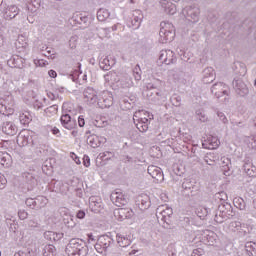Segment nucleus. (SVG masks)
Returning <instances> with one entry per match:
<instances>
[{"instance_id":"obj_1","label":"nucleus","mask_w":256,"mask_h":256,"mask_svg":"<svg viewBox=\"0 0 256 256\" xmlns=\"http://www.w3.org/2000/svg\"><path fill=\"white\" fill-rule=\"evenodd\" d=\"M149 119H153V115L145 110H139L134 113L133 121L140 133H145L149 129Z\"/></svg>"},{"instance_id":"obj_2","label":"nucleus","mask_w":256,"mask_h":256,"mask_svg":"<svg viewBox=\"0 0 256 256\" xmlns=\"http://www.w3.org/2000/svg\"><path fill=\"white\" fill-rule=\"evenodd\" d=\"M65 251L68 256L87 255V248L80 242L79 239H72L66 246Z\"/></svg>"},{"instance_id":"obj_3","label":"nucleus","mask_w":256,"mask_h":256,"mask_svg":"<svg viewBox=\"0 0 256 256\" xmlns=\"http://www.w3.org/2000/svg\"><path fill=\"white\" fill-rule=\"evenodd\" d=\"M160 39L162 43H167V41H171L173 39V24L162 22L160 24Z\"/></svg>"},{"instance_id":"obj_4","label":"nucleus","mask_w":256,"mask_h":256,"mask_svg":"<svg viewBox=\"0 0 256 256\" xmlns=\"http://www.w3.org/2000/svg\"><path fill=\"white\" fill-rule=\"evenodd\" d=\"M60 122L64 129H68V131H73V129H77V121L72 119L69 114H63L60 117Z\"/></svg>"},{"instance_id":"obj_5","label":"nucleus","mask_w":256,"mask_h":256,"mask_svg":"<svg viewBox=\"0 0 256 256\" xmlns=\"http://www.w3.org/2000/svg\"><path fill=\"white\" fill-rule=\"evenodd\" d=\"M113 105V96L109 92H103L102 97L98 100V106L100 109H107Z\"/></svg>"},{"instance_id":"obj_6","label":"nucleus","mask_w":256,"mask_h":256,"mask_svg":"<svg viewBox=\"0 0 256 256\" xmlns=\"http://www.w3.org/2000/svg\"><path fill=\"white\" fill-rule=\"evenodd\" d=\"M160 63L171 65L175 61V54L171 50H162L159 56Z\"/></svg>"},{"instance_id":"obj_7","label":"nucleus","mask_w":256,"mask_h":256,"mask_svg":"<svg viewBox=\"0 0 256 256\" xmlns=\"http://www.w3.org/2000/svg\"><path fill=\"white\" fill-rule=\"evenodd\" d=\"M219 145H221V142L219 141V138L215 136H208L202 143V147H204V149L210 150L217 149Z\"/></svg>"},{"instance_id":"obj_8","label":"nucleus","mask_w":256,"mask_h":256,"mask_svg":"<svg viewBox=\"0 0 256 256\" xmlns=\"http://www.w3.org/2000/svg\"><path fill=\"white\" fill-rule=\"evenodd\" d=\"M0 113H2V115H6L7 117L15 113V100L13 97L10 98L9 105L0 104Z\"/></svg>"},{"instance_id":"obj_9","label":"nucleus","mask_w":256,"mask_h":256,"mask_svg":"<svg viewBox=\"0 0 256 256\" xmlns=\"http://www.w3.org/2000/svg\"><path fill=\"white\" fill-rule=\"evenodd\" d=\"M17 125L13 122H4L2 125V133L8 135V137H13L17 133Z\"/></svg>"},{"instance_id":"obj_10","label":"nucleus","mask_w":256,"mask_h":256,"mask_svg":"<svg viewBox=\"0 0 256 256\" xmlns=\"http://www.w3.org/2000/svg\"><path fill=\"white\" fill-rule=\"evenodd\" d=\"M112 201L116 207H125L127 197L122 192H115L112 194Z\"/></svg>"},{"instance_id":"obj_11","label":"nucleus","mask_w":256,"mask_h":256,"mask_svg":"<svg viewBox=\"0 0 256 256\" xmlns=\"http://www.w3.org/2000/svg\"><path fill=\"white\" fill-rule=\"evenodd\" d=\"M148 173L150 176H152V179H156V181H161V179H163V172L161 171V168L157 166H149Z\"/></svg>"},{"instance_id":"obj_12","label":"nucleus","mask_w":256,"mask_h":256,"mask_svg":"<svg viewBox=\"0 0 256 256\" xmlns=\"http://www.w3.org/2000/svg\"><path fill=\"white\" fill-rule=\"evenodd\" d=\"M115 215L120 217L121 220L131 219V217L135 215V212H133L131 208H120L115 211Z\"/></svg>"},{"instance_id":"obj_13","label":"nucleus","mask_w":256,"mask_h":256,"mask_svg":"<svg viewBox=\"0 0 256 256\" xmlns=\"http://www.w3.org/2000/svg\"><path fill=\"white\" fill-rule=\"evenodd\" d=\"M29 131H22L17 136V144L19 147H27L29 145Z\"/></svg>"},{"instance_id":"obj_14","label":"nucleus","mask_w":256,"mask_h":256,"mask_svg":"<svg viewBox=\"0 0 256 256\" xmlns=\"http://www.w3.org/2000/svg\"><path fill=\"white\" fill-rule=\"evenodd\" d=\"M19 121H20L21 125H29V123H31V121H33L31 112H29V111L20 112Z\"/></svg>"},{"instance_id":"obj_15","label":"nucleus","mask_w":256,"mask_h":256,"mask_svg":"<svg viewBox=\"0 0 256 256\" xmlns=\"http://www.w3.org/2000/svg\"><path fill=\"white\" fill-rule=\"evenodd\" d=\"M116 241H117L119 247H129V245H131V238H129L123 234H118L116 236Z\"/></svg>"},{"instance_id":"obj_16","label":"nucleus","mask_w":256,"mask_h":256,"mask_svg":"<svg viewBox=\"0 0 256 256\" xmlns=\"http://www.w3.org/2000/svg\"><path fill=\"white\" fill-rule=\"evenodd\" d=\"M0 165L9 167L11 165V155L7 152H0Z\"/></svg>"},{"instance_id":"obj_17","label":"nucleus","mask_w":256,"mask_h":256,"mask_svg":"<svg viewBox=\"0 0 256 256\" xmlns=\"http://www.w3.org/2000/svg\"><path fill=\"white\" fill-rule=\"evenodd\" d=\"M97 19L98 21H107V19H109V10L107 9H100L97 12Z\"/></svg>"},{"instance_id":"obj_18","label":"nucleus","mask_w":256,"mask_h":256,"mask_svg":"<svg viewBox=\"0 0 256 256\" xmlns=\"http://www.w3.org/2000/svg\"><path fill=\"white\" fill-rule=\"evenodd\" d=\"M246 253L249 256H256V243L255 242H248L246 243Z\"/></svg>"},{"instance_id":"obj_19","label":"nucleus","mask_w":256,"mask_h":256,"mask_svg":"<svg viewBox=\"0 0 256 256\" xmlns=\"http://www.w3.org/2000/svg\"><path fill=\"white\" fill-rule=\"evenodd\" d=\"M55 255H56L55 246L48 244L44 247L43 256H55Z\"/></svg>"},{"instance_id":"obj_20","label":"nucleus","mask_w":256,"mask_h":256,"mask_svg":"<svg viewBox=\"0 0 256 256\" xmlns=\"http://www.w3.org/2000/svg\"><path fill=\"white\" fill-rule=\"evenodd\" d=\"M58 111L59 107L57 105H52L45 110V113L47 117H53V115H57Z\"/></svg>"},{"instance_id":"obj_21","label":"nucleus","mask_w":256,"mask_h":256,"mask_svg":"<svg viewBox=\"0 0 256 256\" xmlns=\"http://www.w3.org/2000/svg\"><path fill=\"white\" fill-rule=\"evenodd\" d=\"M241 227V222L239 221H232L228 225V229L235 233V231H239V228Z\"/></svg>"},{"instance_id":"obj_22","label":"nucleus","mask_w":256,"mask_h":256,"mask_svg":"<svg viewBox=\"0 0 256 256\" xmlns=\"http://www.w3.org/2000/svg\"><path fill=\"white\" fill-rule=\"evenodd\" d=\"M34 64L36 65V67H47V65H49V63L45 59H35Z\"/></svg>"},{"instance_id":"obj_23","label":"nucleus","mask_w":256,"mask_h":256,"mask_svg":"<svg viewBox=\"0 0 256 256\" xmlns=\"http://www.w3.org/2000/svg\"><path fill=\"white\" fill-rule=\"evenodd\" d=\"M205 163L207 165H213L215 163V154H207L205 156Z\"/></svg>"},{"instance_id":"obj_24","label":"nucleus","mask_w":256,"mask_h":256,"mask_svg":"<svg viewBox=\"0 0 256 256\" xmlns=\"http://www.w3.org/2000/svg\"><path fill=\"white\" fill-rule=\"evenodd\" d=\"M122 87L125 89H129L133 87V79L126 78L125 81L122 82Z\"/></svg>"},{"instance_id":"obj_25","label":"nucleus","mask_w":256,"mask_h":256,"mask_svg":"<svg viewBox=\"0 0 256 256\" xmlns=\"http://www.w3.org/2000/svg\"><path fill=\"white\" fill-rule=\"evenodd\" d=\"M173 215V209L172 208H166L162 211V217H171Z\"/></svg>"},{"instance_id":"obj_26","label":"nucleus","mask_w":256,"mask_h":256,"mask_svg":"<svg viewBox=\"0 0 256 256\" xmlns=\"http://www.w3.org/2000/svg\"><path fill=\"white\" fill-rule=\"evenodd\" d=\"M70 157L73 159V161H75L76 165H81V159L77 156V154L71 152Z\"/></svg>"},{"instance_id":"obj_27","label":"nucleus","mask_w":256,"mask_h":256,"mask_svg":"<svg viewBox=\"0 0 256 256\" xmlns=\"http://www.w3.org/2000/svg\"><path fill=\"white\" fill-rule=\"evenodd\" d=\"M83 165H84V167H91V158H89L88 155H84Z\"/></svg>"},{"instance_id":"obj_28","label":"nucleus","mask_w":256,"mask_h":256,"mask_svg":"<svg viewBox=\"0 0 256 256\" xmlns=\"http://www.w3.org/2000/svg\"><path fill=\"white\" fill-rule=\"evenodd\" d=\"M239 201H241V202L243 203V199L236 198V199L234 200L235 207H237V209H244L245 204H242V203L238 204Z\"/></svg>"},{"instance_id":"obj_29","label":"nucleus","mask_w":256,"mask_h":256,"mask_svg":"<svg viewBox=\"0 0 256 256\" xmlns=\"http://www.w3.org/2000/svg\"><path fill=\"white\" fill-rule=\"evenodd\" d=\"M69 45L71 49H75V47H77V37H72L70 39Z\"/></svg>"},{"instance_id":"obj_30","label":"nucleus","mask_w":256,"mask_h":256,"mask_svg":"<svg viewBox=\"0 0 256 256\" xmlns=\"http://www.w3.org/2000/svg\"><path fill=\"white\" fill-rule=\"evenodd\" d=\"M78 125L79 127H85V116L81 115L78 117Z\"/></svg>"},{"instance_id":"obj_31","label":"nucleus","mask_w":256,"mask_h":256,"mask_svg":"<svg viewBox=\"0 0 256 256\" xmlns=\"http://www.w3.org/2000/svg\"><path fill=\"white\" fill-rule=\"evenodd\" d=\"M7 185V179L4 176H0V189H3Z\"/></svg>"},{"instance_id":"obj_32","label":"nucleus","mask_w":256,"mask_h":256,"mask_svg":"<svg viewBox=\"0 0 256 256\" xmlns=\"http://www.w3.org/2000/svg\"><path fill=\"white\" fill-rule=\"evenodd\" d=\"M77 219H85V211L79 210L76 214Z\"/></svg>"},{"instance_id":"obj_33","label":"nucleus","mask_w":256,"mask_h":256,"mask_svg":"<svg viewBox=\"0 0 256 256\" xmlns=\"http://www.w3.org/2000/svg\"><path fill=\"white\" fill-rule=\"evenodd\" d=\"M136 71H137V68H135V70H134V78L136 81H141V73L136 72Z\"/></svg>"},{"instance_id":"obj_34","label":"nucleus","mask_w":256,"mask_h":256,"mask_svg":"<svg viewBox=\"0 0 256 256\" xmlns=\"http://www.w3.org/2000/svg\"><path fill=\"white\" fill-rule=\"evenodd\" d=\"M48 75L49 77H52V79H55V77H57V72L55 70H50Z\"/></svg>"},{"instance_id":"obj_35","label":"nucleus","mask_w":256,"mask_h":256,"mask_svg":"<svg viewBox=\"0 0 256 256\" xmlns=\"http://www.w3.org/2000/svg\"><path fill=\"white\" fill-rule=\"evenodd\" d=\"M171 10L170 11H168V13L170 14V15H173V14H175V11H177V8H175V5H173V4H171Z\"/></svg>"},{"instance_id":"obj_36","label":"nucleus","mask_w":256,"mask_h":256,"mask_svg":"<svg viewBox=\"0 0 256 256\" xmlns=\"http://www.w3.org/2000/svg\"><path fill=\"white\" fill-rule=\"evenodd\" d=\"M52 133H53V135H59V133H60L59 128L54 127V128L52 129Z\"/></svg>"},{"instance_id":"obj_37","label":"nucleus","mask_w":256,"mask_h":256,"mask_svg":"<svg viewBox=\"0 0 256 256\" xmlns=\"http://www.w3.org/2000/svg\"><path fill=\"white\" fill-rule=\"evenodd\" d=\"M18 215L22 219H25V217H27V214L25 212H19Z\"/></svg>"},{"instance_id":"obj_38","label":"nucleus","mask_w":256,"mask_h":256,"mask_svg":"<svg viewBox=\"0 0 256 256\" xmlns=\"http://www.w3.org/2000/svg\"><path fill=\"white\" fill-rule=\"evenodd\" d=\"M102 69H104L105 71H109L111 69V67L108 65V66H101Z\"/></svg>"},{"instance_id":"obj_39","label":"nucleus","mask_w":256,"mask_h":256,"mask_svg":"<svg viewBox=\"0 0 256 256\" xmlns=\"http://www.w3.org/2000/svg\"><path fill=\"white\" fill-rule=\"evenodd\" d=\"M49 235H50V236H51V235H55V233H53V232H46V233H45V236H46V237H49Z\"/></svg>"},{"instance_id":"obj_40","label":"nucleus","mask_w":256,"mask_h":256,"mask_svg":"<svg viewBox=\"0 0 256 256\" xmlns=\"http://www.w3.org/2000/svg\"><path fill=\"white\" fill-rule=\"evenodd\" d=\"M15 256H25V253H23V252H18V253L15 254Z\"/></svg>"},{"instance_id":"obj_41","label":"nucleus","mask_w":256,"mask_h":256,"mask_svg":"<svg viewBox=\"0 0 256 256\" xmlns=\"http://www.w3.org/2000/svg\"><path fill=\"white\" fill-rule=\"evenodd\" d=\"M89 241H93V234H88Z\"/></svg>"},{"instance_id":"obj_42","label":"nucleus","mask_w":256,"mask_h":256,"mask_svg":"<svg viewBox=\"0 0 256 256\" xmlns=\"http://www.w3.org/2000/svg\"><path fill=\"white\" fill-rule=\"evenodd\" d=\"M90 145H91V147H97V144H93V142L90 140Z\"/></svg>"},{"instance_id":"obj_43","label":"nucleus","mask_w":256,"mask_h":256,"mask_svg":"<svg viewBox=\"0 0 256 256\" xmlns=\"http://www.w3.org/2000/svg\"><path fill=\"white\" fill-rule=\"evenodd\" d=\"M229 169V165H226V168H224V171H227Z\"/></svg>"},{"instance_id":"obj_44","label":"nucleus","mask_w":256,"mask_h":256,"mask_svg":"<svg viewBox=\"0 0 256 256\" xmlns=\"http://www.w3.org/2000/svg\"><path fill=\"white\" fill-rule=\"evenodd\" d=\"M254 208L256 209V200L254 201Z\"/></svg>"},{"instance_id":"obj_45","label":"nucleus","mask_w":256,"mask_h":256,"mask_svg":"<svg viewBox=\"0 0 256 256\" xmlns=\"http://www.w3.org/2000/svg\"><path fill=\"white\" fill-rule=\"evenodd\" d=\"M212 235L216 236L217 234H215V233H212Z\"/></svg>"},{"instance_id":"obj_46","label":"nucleus","mask_w":256,"mask_h":256,"mask_svg":"<svg viewBox=\"0 0 256 256\" xmlns=\"http://www.w3.org/2000/svg\"><path fill=\"white\" fill-rule=\"evenodd\" d=\"M106 61H108V60H104V63H106Z\"/></svg>"},{"instance_id":"obj_47","label":"nucleus","mask_w":256,"mask_h":256,"mask_svg":"<svg viewBox=\"0 0 256 256\" xmlns=\"http://www.w3.org/2000/svg\"><path fill=\"white\" fill-rule=\"evenodd\" d=\"M0 256H1V252H0Z\"/></svg>"}]
</instances>
